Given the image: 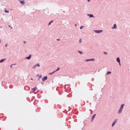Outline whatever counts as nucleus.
<instances>
[{"mask_svg":"<svg viewBox=\"0 0 130 130\" xmlns=\"http://www.w3.org/2000/svg\"><path fill=\"white\" fill-rule=\"evenodd\" d=\"M47 78V76H44L42 78V80L44 82L45 80H46Z\"/></svg>","mask_w":130,"mask_h":130,"instance_id":"f257e3e1","label":"nucleus"},{"mask_svg":"<svg viewBox=\"0 0 130 130\" xmlns=\"http://www.w3.org/2000/svg\"><path fill=\"white\" fill-rule=\"evenodd\" d=\"M117 120V119H115L114 121L113 122L112 124V126H113L115 124Z\"/></svg>","mask_w":130,"mask_h":130,"instance_id":"f03ea898","label":"nucleus"},{"mask_svg":"<svg viewBox=\"0 0 130 130\" xmlns=\"http://www.w3.org/2000/svg\"><path fill=\"white\" fill-rule=\"evenodd\" d=\"M95 32L96 33H101L102 32V30H96L95 31Z\"/></svg>","mask_w":130,"mask_h":130,"instance_id":"7ed1b4c3","label":"nucleus"},{"mask_svg":"<svg viewBox=\"0 0 130 130\" xmlns=\"http://www.w3.org/2000/svg\"><path fill=\"white\" fill-rule=\"evenodd\" d=\"M59 68H58L56 70V71H55L53 72L52 73H50V74H53V73H54V72H55L58 71L59 70Z\"/></svg>","mask_w":130,"mask_h":130,"instance_id":"20e7f679","label":"nucleus"},{"mask_svg":"<svg viewBox=\"0 0 130 130\" xmlns=\"http://www.w3.org/2000/svg\"><path fill=\"white\" fill-rule=\"evenodd\" d=\"M116 60L119 63H120V60L119 58V57H117V58Z\"/></svg>","mask_w":130,"mask_h":130,"instance_id":"39448f33","label":"nucleus"},{"mask_svg":"<svg viewBox=\"0 0 130 130\" xmlns=\"http://www.w3.org/2000/svg\"><path fill=\"white\" fill-rule=\"evenodd\" d=\"M31 57V55H29V57H26V58L27 59H30Z\"/></svg>","mask_w":130,"mask_h":130,"instance_id":"423d86ee","label":"nucleus"},{"mask_svg":"<svg viewBox=\"0 0 130 130\" xmlns=\"http://www.w3.org/2000/svg\"><path fill=\"white\" fill-rule=\"evenodd\" d=\"M122 109H120L119 110L118 112V113H120L122 111Z\"/></svg>","mask_w":130,"mask_h":130,"instance_id":"0eeeda50","label":"nucleus"},{"mask_svg":"<svg viewBox=\"0 0 130 130\" xmlns=\"http://www.w3.org/2000/svg\"><path fill=\"white\" fill-rule=\"evenodd\" d=\"M124 104H122L120 108L122 109V108H123V107L124 106Z\"/></svg>","mask_w":130,"mask_h":130,"instance_id":"6e6552de","label":"nucleus"},{"mask_svg":"<svg viewBox=\"0 0 130 130\" xmlns=\"http://www.w3.org/2000/svg\"><path fill=\"white\" fill-rule=\"evenodd\" d=\"M37 89V88L36 87H34L33 89V91H36Z\"/></svg>","mask_w":130,"mask_h":130,"instance_id":"1a4fd4ad","label":"nucleus"},{"mask_svg":"<svg viewBox=\"0 0 130 130\" xmlns=\"http://www.w3.org/2000/svg\"><path fill=\"white\" fill-rule=\"evenodd\" d=\"M88 15L89 16V17L90 18L91 17H93V15L92 14H89Z\"/></svg>","mask_w":130,"mask_h":130,"instance_id":"9d476101","label":"nucleus"},{"mask_svg":"<svg viewBox=\"0 0 130 130\" xmlns=\"http://www.w3.org/2000/svg\"><path fill=\"white\" fill-rule=\"evenodd\" d=\"M5 60V59H2L0 61V62L1 63L2 62H3Z\"/></svg>","mask_w":130,"mask_h":130,"instance_id":"9b49d317","label":"nucleus"},{"mask_svg":"<svg viewBox=\"0 0 130 130\" xmlns=\"http://www.w3.org/2000/svg\"><path fill=\"white\" fill-rule=\"evenodd\" d=\"M41 77H42V75H40L39 76V78H38V80H40V78Z\"/></svg>","mask_w":130,"mask_h":130,"instance_id":"f8f14e48","label":"nucleus"},{"mask_svg":"<svg viewBox=\"0 0 130 130\" xmlns=\"http://www.w3.org/2000/svg\"><path fill=\"white\" fill-rule=\"evenodd\" d=\"M116 24H114L113 25V27H112V28H114L116 27Z\"/></svg>","mask_w":130,"mask_h":130,"instance_id":"ddd939ff","label":"nucleus"},{"mask_svg":"<svg viewBox=\"0 0 130 130\" xmlns=\"http://www.w3.org/2000/svg\"><path fill=\"white\" fill-rule=\"evenodd\" d=\"M95 115H96L95 114H94V115H93V116H92V119H93L94 118V117H95Z\"/></svg>","mask_w":130,"mask_h":130,"instance_id":"4468645a","label":"nucleus"},{"mask_svg":"<svg viewBox=\"0 0 130 130\" xmlns=\"http://www.w3.org/2000/svg\"><path fill=\"white\" fill-rule=\"evenodd\" d=\"M111 73V72H109V71L107 73V74H110Z\"/></svg>","mask_w":130,"mask_h":130,"instance_id":"2eb2a0df","label":"nucleus"},{"mask_svg":"<svg viewBox=\"0 0 130 130\" xmlns=\"http://www.w3.org/2000/svg\"><path fill=\"white\" fill-rule=\"evenodd\" d=\"M78 52L80 54H83V52H81V51H78Z\"/></svg>","mask_w":130,"mask_h":130,"instance_id":"dca6fc26","label":"nucleus"},{"mask_svg":"<svg viewBox=\"0 0 130 130\" xmlns=\"http://www.w3.org/2000/svg\"><path fill=\"white\" fill-rule=\"evenodd\" d=\"M36 66H38L39 67H40V66L39 64V63H37V64H36Z\"/></svg>","mask_w":130,"mask_h":130,"instance_id":"f3484780","label":"nucleus"},{"mask_svg":"<svg viewBox=\"0 0 130 130\" xmlns=\"http://www.w3.org/2000/svg\"><path fill=\"white\" fill-rule=\"evenodd\" d=\"M36 67V65H35L34 67H32V68H33V69H34Z\"/></svg>","mask_w":130,"mask_h":130,"instance_id":"a211bd4d","label":"nucleus"},{"mask_svg":"<svg viewBox=\"0 0 130 130\" xmlns=\"http://www.w3.org/2000/svg\"><path fill=\"white\" fill-rule=\"evenodd\" d=\"M84 27L83 26H81L80 27V29H81Z\"/></svg>","mask_w":130,"mask_h":130,"instance_id":"6ab92c4d","label":"nucleus"},{"mask_svg":"<svg viewBox=\"0 0 130 130\" xmlns=\"http://www.w3.org/2000/svg\"><path fill=\"white\" fill-rule=\"evenodd\" d=\"M79 43H80L81 42V39H80L79 40Z\"/></svg>","mask_w":130,"mask_h":130,"instance_id":"aec40b11","label":"nucleus"},{"mask_svg":"<svg viewBox=\"0 0 130 130\" xmlns=\"http://www.w3.org/2000/svg\"><path fill=\"white\" fill-rule=\"evenodd\" d=\"M94 59H90V61H94Z\"/></svg>","mask_w":130,"mask_h":130,"instance_id":"412c9836","label":"nucleus"},{"mask_svg":"<svg viewBox=\"0 0 130 130\" xmlns=\"http://www.w3.org/2000/svg\"><path fill=\"white\" fill-rule=\"evenodd\" d=\"M5 12H6V13H8L9 12V11H7V10H5Z\"/></svg>","mask_w":130,"mask_h":130,"instance_id":"4be33fe9","label":"nucleus"},{"mask_svg":"<svg viewBox=\"0 0 130 130\" xmlns=\"http://www.w3.org/2000/svg\"><path fill=\"white\" fill-rule=\"evenodd\" d=\"M90 61V59H87V60H86V61Z\"/></svg>","mask_w":130,"mask_h":130,"instance_id":"5701e85b","label":"nucleus"},{"mask_svg":"<svg viewBox=\"0 0 130 130\" xmlns=\"http://www.w3.org/2000/svg\"><path fill=\"white\" fill-rule=\"evenodd\" d=\"M20 3H21V4H22V3H23V1H21L20 2Z\"/></svg>","mask_w":130,"mask_h":130,"instance_id":"b1692460","label":"nucleus"},{"mask_svg":"<svg viewBox=\"0 0 130 130\" xmlns=\"http://www.w3.org/2000/svg\"><path fill=\"white\" fill-rule=\"evenodd\" d=\"M104 54H107V53L106 52H104Z\"/></svg>","mask_w":130,"mask_h":130,"instance_id":"393cba45","label":"nucleus"},{"mask_svg":"<svg viewBox=\"0 0 130 130\" xmlns=\"http://www.w3.org/2000/svg\"><path fill=\"white\" fill-rule=\"evenodd\" d=\"M51 23L50 22L48 23V25H50L51 24Z\"/></svg>","mask_w":130,"mask_h":130,"instance_id":"a878e982","label":"nucleus"},{"mask_svg":"<svg viewBox=\"0 0 130 130\" xmlns=\"http://www.w3.org/2000/svg\"><path fill=\"white\" fill-rule=\"evenodd\" d=\"M8 26H9V27H10L11 28H12V27H11V26H10V25H9Z\"/></svg>","mask_w":130,"mask_h":130,"instance_id":"bb28decb","label":"nucleus"},{"mask_svg":"<svg viewBox=\"0 0 130 130\" xmlns=\"http://www.w3.org/2000/svg\"><path fill=\"white\" fill-rule=\"evenodd\" d=\"M13 65H14V64H12V65L10 67H11V68L12 67V66Z\"/></svg>","mask_w":130,"mask_h":130,"instance_id":"cd10ccee","label":"nucleus"},{"mask_svg":"<svg viewBox=\"0 0 130 130\" xmlns=\"http://www.w3.org/2000/svg\"><path fill=\"white\" fill-rule=\"evenodd\" d=\"M7 46V44H6V45H5V47H6Z\"/></svg>","mask_w":130,"mask_h":130,"instance_id":"c85d7f7f","label":"nucleus"},{"mask_svg":"<svg viewBox=\"0 0 130 130\" xmlns=\"http://www.w3.org/2000/svg\"><path fill=\"white\" fill-rule=\"evenodd\" d=\"M53 22V21H51L50 22L51 23L52 22Z\"/></svg>","mask_w":130,"mask_h":130,"instance_id":"c756f323","label":"nucleus"},{"mask_svg":"<svg viewBox=\"0 0 130 130\" xmlns=\"http://www.w3.org/2000/svg\"><path fill=\"white\" fill-rule=\"evenodd\" d=\"M24 43H26V41H25V42H24Z\"/></svg>","mask_w":130,"mask_h":130,"instance_id":"7c9ffc66","label":"nucleus"},{"mask_svg":"<svg viewBox=\"0 0 130 130\" xmlns=\"http://www.w3.org/2000/svg\"><path fill=\"white\" fill-rule=\"evenodd\" d=\"M119 65L120 66L121 65V64H120V63H119Z\"/></svg>","mask_w":130,"mask_h":130,"instance_id":"2f4dec72","label":"nucleus"},{"mask_svg":"<svg viewBox=\"0 0 130 130\" xmlns=\"http://www.w3.org/2000/svg\"><path fill=\"white\" fill-rule=\"evenodd\" d=\"M31 80H33V78H31Z\"/></svg>","mask_w":130,"mask_h":130,"instance_id":"473e14b6","label":"nucleus"},{"mask_svg":"<svg viewBox=\"0 0 130 130\" xmlns=\"http://www.w3.org/2000/svg\"><path fill=\"white\" fill-rule=\"evenodd\" d=\"M88 2H89L90 1V0H88Z\"/></svg>","mask_w":130,"mask_h":130,"instance_id":"72a5a7b5","label":"nucleus"},{"mask_svg":"<svg viewBox=\"0 0 130 130\" xmlns=\"http://www.w3.org/2000/svg\"><path fill=\"white\" fill-rule=\"evenodd\" d=\"M75 26H76V24H75Z\"/></svg>","mask_w":130,"mask_h":130,"instance_id":"f704fd0d","label":"nucleus"},{"mask_svg":"<svg viewBox=\"0 0 130 130\" xmlns=\"http://www.w3.org/2000/svg\"><path fill=\"white\" fill-rule=\"evenodd\" d=\"M57 40H59V39H57Z\"/></svg>","mask_w":130,"mask_h":130,"instance_id":"c9c22d12","label":"nucleus"}]
</instances>
